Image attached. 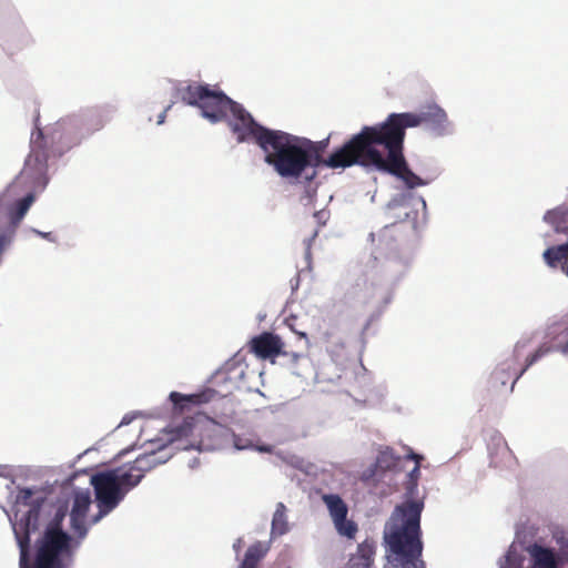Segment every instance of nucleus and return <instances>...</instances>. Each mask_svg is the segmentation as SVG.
Listing matches in <instances>:
<instances>
[{"label": "nucleus", "mask_w": 568, "mask_h": 568, "mask_svg": "<svg viewBox=\"0 0 568 568\" xmlns=\"http://www.w3.org/2000/svg\"><path fill=\"white\" fill-rule=\"evenodd\" d=\"M420 125L442 135L447 130V114L438 105H429L419 113H390L383 123L364 126L332 162L334 165L374 166L400 179L408 189L420 186L423 180L408 168L404 156L406 129Z\"/></svg>", "instance_id": "f257e3e1"}, {"label": "nucleus", "mask_w": 568, "mask_h": 568, "mask_svg": "<svg viewBox=\"0 0 568 568\" xmlns=\"http://www.w3.org/2000/svg\"><path fill=\"white\" fill-rule=\"evenodd\" d=\"M407 457L415 460V466L405 483L407 499L394 508L384 527V568H426L422 558L424 544L420 528L424 500L413 499L420 476L422 456L412 452Z\"/></svg>", "instance_id": "f03ea898"}, {"label": "nucleus", "mask_w": 568, "mask_h": 568, "mask_svg": "<svg viewBox=\"0 0 568 568\" xmlns=\"http://www.w3.org/2000/svg\"><path fill=\"white\" fill-rule=\"evenodd\" d=\"M34 491L31 488L19 490L17 501L29 506L28 511L20 519L23 535L14 528L20 548V568H69L73 557L72 537L62 529L65 509L59 508L52 520L45 527L42 537L37 541V550L33 562L29 560L30 531L38 528L40 509L44 497L33 499Z\"/></svg>", "instance_id": "7ed1b4c3"}, {"label": "nucleus", "mask_w": 568, "mask_h": 568, "mask_svg": "<svg viewBox=\"0 0 568 568\" xmlns=\"http://www.w3.org/2000/svg\"><path fill=\"white\" fill-rule=\"evenodd\" d=\"M231 131L239 143L253 142L264 152V161L278 175L294 174L305 161L304 153L295 146L293 134L281 130H272L257 123L252 114L240 103H234L229 112Z\"/></svg>", "instance_id": "20e7f679"}, {"label": "nucleus", "mask_w": 568, "mask_h": 568, "mask_svg": "<svg viewBox=\"0 0 568 568\" xmlns=\"http://www.w3.org/2000/svg\"><path fill=\"white\" fill-rule=\"evenodd\" d=\"M176 92L182 102L201 109L202 115L213 123L222 121L236 103L216 87L197 82L179 88Z\"/></svg>", "instance_id": "39448f33"}, {"label": "nucleus", "mask_w": 568, "mask_h": 568, "mask_svg": "<svg viewBox=\"0 0 568 568\" xmlns=\"http://www.w3.org/2000/svg\"><path fill=\"white\" fill-rule=\"evenodd\" d=\"M91 485L94 488L95 500L99 514L94 523L112 511L125 497V490L120 487L116 470L97 473L91 477Z\"/></svg>", "instance_id": "423d86ee"}, {"label": "nucleus", "mask_w": 568, "mask_h": 568, "mask_svg": "<svg viewBox=\"0 0 568 568\" xmlns=\"http://www.w3.org/2000/svg\"><path fill=\"white\" fill-rule=\"evenodd\" d=\"M293 138L298 140L297 142H295V146H297L302 150V152L304 153L305 161H304L303 165L301 168H298V170L294 174L281 175L282 178L297 179L310 166L317 168L320 165H325L331 169H339V168L344 169V168H348V166H352L355 164V163H351V164H345V165H334V163L332 162V159L336 154H338L342 150H344L355 139V135H353L352 139L349 141H347L342 148H339L338 150L333 152L327 159H323V156H322V153L327 143V140L322 141V142H313L308 139H302L297 135H293Z\"/></svg>", "instance_id": "0eeeda50"}, {"label": "nucleus", "mask_w": 568, "mask_h": 568, "mask_svg": "<svg viewBox=\"0 0 568 568\" xmlns=\"http://www.w3.org/2000/svg\"><path fill=\"white\" fill-rule=\"evenodd\" d=\"M322 500L327 507L336 531L343 537L354 539L358 527L355 521L347 519L348 507L342 497L336 494H324Z\"/></svg>", "instance_id": "6e6552de"}, {"label": "nucleus", "mask_w": 568, "mask_h": 568, "mask_svg": "<svg viewBox=\"0 0 568 568\" xmlns=\"http://www.w3.org/2000/svg\"><path fill=\"white\" fill-rule=\"evenodd\" d=\"M284 346L282 338L270 332H263L248 342L250 352L261 359H274L280 355L292 356L295 361L301 357V353L286 351Z\"/></svg>", "instance_id": "1a4fd4ad"}, {"label": "nucleus", "mask_w": 568, "mask_h": 568, "mask_svg": "<svg viewBox=\"0 0 568 568\" xmlns=\"http://www.w3.org/2000/svg\"><path fill=\"white\" fill-rule=\"evenodd\" d=\"M551 352V346L548 344L540 345L534 353L528 355L525 361V365L520 369L514 368L511 373H508L506 376V368L504 367L506 363H504L500 367H497L493 373V378L495 382L500 383L501 385H506L507 381L510 376H514V381L511 386L514 387L515 383L523 376V374L535 363H537L540 358L546 356ZM510 369V366H507V371Z\"/></svg>", "instance_id": "9d476101"}, {"label": "nucleus", "mask_w": 568, "mask_h": 568, "mask_svg": "<svg viewBox=\"0 0 568 568\" xmlns=\"http://www.w3.org/2000/svg\"><path fill=\"white\" fill-rule=\"evenodd\" d=\"M91 505L89 490L75 491L70 514L72 529L83 537L87 534L85 518Z\"/></svg>", "instance_id": "9b49d317"}, {"label": "nucleus", "mask_w": 568, "mask_h": 568, "mask_svg": "<svg viewBox=\"0 0 568 568\" xmlns=\"http://www.w3.org/2000/svg\"><path fill=\"white\" fill-rule=\"evenodd\" d=\"M530 556V568H561L558 552L554 549L534 542L526 547Z\"/></svg>", "instance_id": "f8f14e48"}, {"label": "nucleus", "mask_w": 568, "mask_h": 568, "mask_svg": "<svg viewBox=\"0 0 568 568\" xmlns=\"http://www.w3.org/2000/svg\"><path fill=\"white\" fill-rule=\"evenodd\" d=\"M376 555V542L373 539H365L358 544L356 554L349 559L352 568H371Z\"/></svg>", "instance_id": "ddd939ff"}, {"label": "nucleus", "mask_w": 568, "mask_h": 568, "mask_svg": "<svg viewBox=\"0 0 568 568\" xmlns=\"http://www.w3.org/2000/svg\"><path fill=\"white\" fill-rule=\"evenodd\" d=\"M162 453V449L159 452L152 450L149 453H144L139 455L131 465L133 466V470H136V473H140L142 475V478L144 477L145 473L150 471L158 465H161L166 462V456H160Z\"/></svg>", "instance_id": "4468645a"}, {"label": "nucleus", "mask_w": 568, "mask_h": 568, "mask_svg": "<svg viewBox=\"0 0 568 568\" xmlns=\"http://www.w3.org/2000/svg\"><path fill=\"white\" fill-rule=\"evenodd\" d=\"M212 397L213 394L211 390L192 395H183L178 392H172L170 394V400L173 403L174 407L179 408L180 410H184L185 408H189L192 405L207 403L212 399Z\"/></svg>", "instance_id": "2eb2a0df"}, {"label": "nucleus", "mask_w": 568, "mask_h": 568, "mask_svg": "<svg viewBox=\"0 0 568 568\" xmlns=\"http://www.w3.org/2000/svg\"><path fill=\"white\" fill-rule=\"evenodd\" d=\"M268 548L261 541L251 545L240 564L239 568H258L260 561L266 556Z\"/></svg>", "instance_id": "dca6fc26"}, {"label": "nucleus", "mask_w": 568, "mask_h": 568, "mask_svg": "<svg viewBox=\"0 0 568 568\" xmlns=\"http://www.w3.org/2000/svg\"><path fill=\"white\" fill-rule=\"evenodd\" d=\"M544 258L546 263L551 267H556L559 263L567 264L568 242L561 245L551 246L547 248L544 253Z\"/></svg>", "instance_id": "f3484780"}, {"label": "nucleus", "mask_w": 568, "mask_h": 568, "mask_svg": "<svg viewBox=\"0 0 568 568\" xmlns=\"http://www.w3.org/2000/svg\"><path fill=\"white\" fill-rule=\"evenodd\" d=\"M552 538L557 545V552L561 568H568V531L564 529H555Z\"/></svg>", "instance_id": "a211bd4d"}, {"label": "nucleus", "mask_w": 568, "mask_h": 568, "mask_svg": "<svg viewBox=\"0 0 568 568\" xmlns=\"http://www.w3.org/2000/svg\"><path fill=\"white\" fill-rule=\"evenodd\" d=\"M115 470L119 485L125 490V495L142 480V475L136 473V470H133V466L131 464L129 469L125 471H121L120 468H116Z\"/></svg>", "instance_id": "6ab92c4d"}, {"label": "nucleus", "mask_w": 568, "mask_h": 568, "mask_svg": "<svg viewBox=\"0 0 568 568\" xmlns=\"http://www.w3.org/2000/svg\"><path fill=\"white\" fill-rule=\"evenodd\" d=\"M287 530L286 507L283 503H278L272 519V535L281 536Z\"/></svg>", "instance_id": "aec40b11"}, {"label": "nucleus", "mask_w": 568, "mask_h": 568, "mask_svg": "<svg viewBox=\"0 0 568 568\" xmlns=\"http://www.w3.org/2000/svg\"><path fill=\"white\" fill-rule=\"evenodd\" d=\"M524 556L518 551L515 545L507 550L504 559L499 562V568H523Z\"/></svg>", "instance_id": "412c9836"}, {"label": "nucleus", "mask_w": 568, "mask_h": 568, "mask_svg": "<svg viewBox=\"0 0 568 568\" xmlns=\"http://www.w3.org/2000/svg\"><path fill=\"white\" fill-rule=\"evenodd\" d=\"M526 346H527L526 342H519L516 344L515 349H514L515 358H518L523 354V351L526 348Z\"/></svg>", "instance_id": "4be33fe9"}, {"label": "nucleus", "mask_w": 568, "mask_h": 568, "mask_svg": "<svg viewBox=\"0 0 568 568\" xmlns=\"http://www.w3.org/2000/svg\"><path fill=\"white\" fill-rule=\"evenodd\" d=\"M170 108H171V105H168V106L163 110V112H161V113L159 114L158 124H162V123H164L166 112H168V110H169Z\"/></svg>", "instance_id": "5701e85b"}, {"label": "nucleus", "mask_w": 568, "mask_h": 568, "mask_svg": "<svg viewBox=\"0 0 568 568\" xmlns=\"http://www.w3.org/2000/svg\"><path fill=\"white\" fill-rule=\"evenodd\" d=\"M297 334H298L300 339H304L305 347H307L308 346L307 335L305 333H297Z\"/></svg>", "instance_id": "b1692460"}, {"label": "nucleus", "mask_w": 568, "mask_h": 568, "mask_svg": "<svg viewBox=\"0 0 568 568\" xmlns=\"http://www.w3.org/2000/svg\"><path fill=\"white\" fill-rule=\"evenodd\" d=\"M387 457H388V454L387 453H383L382 456L378 458V463L383 464L386 460ZM389 458L393 460V456L392 455H389Z\"/></svg>", "instance_id": "393cba45"}, {"label": "nucleus", "mask_w": 568, "mask_h": 568, "mask_svg": "<svg viewBox=\"0 0 568 568\" xmlns=\"http://www.w3.org/2000/svg\"><path fill=\"white\" fill-rule=\"evenodd\" d=\"M258 450L264 452V453H271L272 448L270 446H262V447H258Z\"/></svg>", "instance_id": "a878e982"}, {"label": "nucleus", "mask_w": 568, "mask_h": 568, "mask_svg": "<svg viewBox=\"0 0 568 568\" xmlns=\"http://www.w3.org/2000/svg\"><path fill=\"white\" fill-rule=\"evenodd\" d=\"M186 428L190 430V424H185L181 427L182 430H185ZM183 434L186 435V432H183Z\"/></svg>", "instance_id": "bb28decb"}, {"label": "nucleus", "mask_w": 568, "mask_h": 568, "mask_svg": "<svg viewBox=\"0 0 568 568\" xmlns=\"http://www.w3.org/2000/svg\"><path fill=\"white\" fill-rule=\"evenodd\" d=\"M390 295L387 296V298L385 300V304H388L390 302Z\"/></svg>", "instance_id": "cd10ccee"}, {"label": "nucleus", "mask_w": 568, "mask_h": 568, "mask_svg": "<svg viewBox=\"0 0 568 568\" xmlns=\"http://www.w3.org/2000/svg\"><path fill=\"white\" fill-rule=\"evenodd\" d=\"M562 270H564V271L567 273V275H568V266H567V267H565V264H564V265H562Z\"/></svg>", "instance_id": "c85d7f7f"}, {"label": "nucleus", "mask_w": 568, "mask_h": 568, "mask_svg": "<svg viewBox=\"0 0 568 568\" xmlns=\"http://www.w3.org/2000/svg\"><path fill=\"white\" fill-rule=\"evenodd\" d=\"M393 465V463H387L386 468H389Z\"/></svg>", "instance_id": "c756f323"}, {"label": "nucleus", "mask_w": 568, "mask_h": 568, "mask_svg": "<svg viewBox=\"0 0 568 568\" xmlns=\"http://www.w3.org/2000/svg\"><path fill=\"white\" fill-rule=\"evenodd\" d=\"M233 548L237 549V548H240V545L235 544V545H233Z\"/></svg>", "instance_id": "7c9ffc66"}, {"label": "nucleus", "mask_w": 568, "mask_h": 568, "mask_svg": "<svg viewBox=\"0 0 568 568\" xmlns=\"http://www.w3.org/2000/svg\"><path fill=\"white\" fill-rule=\"evenodd\" d=\"M233 548L237 549V548H240V545L235 544V545H233Z\"/></svg>", "instance_id": "2f4dec72"}]
</instances>
